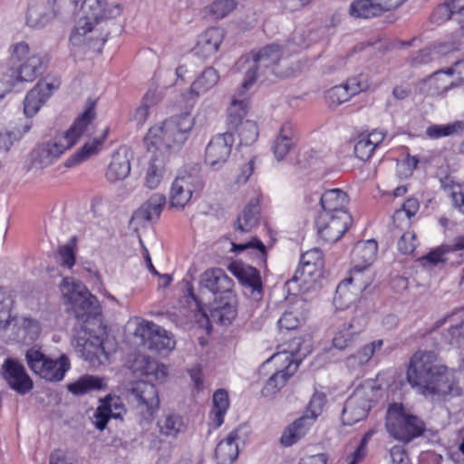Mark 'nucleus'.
I'll return each mask as SVG.
<instances>
[{
  "label": "nucleus",
  "instance_id": "1",
  "mask_svg": "<svg viewBox=\"0 0 464 464\" xmlns=\"http://www.w3.org/2000/svg\"><path fill=\"white\" fill-rule=\"evenodd\" d=\"M193 125L194 118L186 112L173 116L161 125H155L149 130L144 140L152 156L144 169L145 188L156 189L160 187L167 174V155L187 140Z\"/></svg>",
  "mask_w": 464,
  "mask_h": 464
},
{
  "label": "nucleus",
  "instance_id": "2",
  "mask_svg": "<svg viewBox=\"0 0 464 464\" xmlns=\"http://www.w3.org/2000/svg\"><path fill=\"white\" fill-rule=\"evenodd\" d=\"M82 16L72 30L69 42L74 53H101L110 34L111 24L123 12L121 4L110 0H84Z\"/></svg>",
  "mask_w": 464,
  "mask_h": 464
},
{
  "label": "nucleus",
  "instance_id": "3",
  "mask_svg": "<svg viewBox=\"0 0 464 464\" xmlns=\"http://www.w3.org/2000/svg\"><path fill=\"white\" fill-rule=\"evenodd\" d=\"M407 380L419 393L432 399L446 400L461 392L457 372L439 363L432 351H418L413 354Z\"/></svg>",
  "mask_w": 464,
  "mask_h": 464
},
{
  "label": "nucleus",
  "instance_id": "4",
  "mask_svg": "<svg viewBox=\"0 0 464 464\" xmlns=\"http://www.w3.org/2000/svg\"><path fill=\"white\" fill-rule=\"evenodd\" d=\"M95 115L94 102H91L67 131L37 144L30 151L24 164L26 171L42 170L51 166L81 138H90L95 129Z\"/></svg>",
  "mask_w": 464,
  "mask_h": 464
},
{
  "label": "nucleus",
  "instance_id": "5",
  "mask_svg": "<svg viewBox=\"0 0 464 464\" xmlns=\"http://www.w3.org/2000/svg\"><path fill=\"white\" fill-rule=\"evenodd\" d=\"M8 53V59L0 63V100L16 84L43 75L49 63L45 54L32 50L25 41L13 43Z\"/></svg>",
  "mask_w": 464,
  "mask_h": 464
},
{
  "label": "nucleus",
  "instance_id": "6",
  "mask_svg": "<svg viewBox=\"0 0 464 464\" xmlns=\"http://www.w3.org/2000/svg\"><path fill=\"white\" fill-rule=\"evenodd\" d=\"M282 57L283 49L276 44L265 45L243 55L237 63L238 71L244 75L243 89L250 90L257 81H273V78L291 76L292 70L282 68Z\"/></svg>",
  "mask_w": 464,
  "mask_h": 464
},
{
  "label": "nucleus",
  "instance_id": "7",
  "mask_svg": "<svg viewBox=\"0 0 464 464\" xmlns=\"http://www.w3.org/2000/svg\"><path fill=\"white\" fill-rule=\"evenodd\" d=\"M84 0H30L25 14V24L33 29H41L51 23L56 16L73 13L79 4ZM83 13L81 9V15ZM79 20L76 21L77 22ZM76 26V25H74ZM75 27H73L74 29Z\"/></svg>",
  "mask_w": 464,
  "mask_h": 464
},
{
  "label": "nucleus",
  "instance_id": "8",
  "mask_svg": "<svg viewBox=\"0 0 464 464\" xmlns=\"http://www.w3.org/2000/svg\"><path fill=\"white\" fill-rule=\"evenodd\" d=\"M378 391L372 380L360 383L344 402L341 417L343 424L351 426L364 420Z\"/></svg>",
  "mask_w": 464,
  "mask_h": 464
},
{
  "label": "nucleus",
  "instance_id": "9",
  "mask_svg": "<svg viewBox=\"0 0 464 464\" xmlns=\"http://www.w3.org/2000/svg\"><path fill=\"white\" fill-rule=\"evenodd\" d=\"M386 428L394 439L408 443L421 436L425 430V424L419 417L407 413L401 404L390 405Z\"/></svg>",
  "mask_w": 464,
  "mask_h": 464
},
{
  "label": "nucleus",
  "instance_id": "10",
  "mask_svg": "<svg viewBox=\"0 0 464 464\" xmlns=\"http://www.w3.org/2000/svg\"><path fill=\"white\" fill-rule=\"evenodd\" d=\"M25 359L29 368L36 375L49 382L62 381L71 368L70 361L65 354L52 359L36 348L29 349L25 353Z\"/></svg>",
  "mask_w": 464,
  "mask_h": 464
},
{
  "label": "nucleus",
  "instance_id": "11",
  "mask_svg": "<svg viewBox=\"0 0 464 464\" xmlns=\"http://www.w3.org/2000/svg\"><path fill=\"white\" fill-rule=\"evenodd\" d=\"M366 323V317L362 313L356 315H352L349 311L337 313L333 318V347L342 351L350 346L362 331Z\"/></svg>",
  "mask_w": 464,
  "mask_h": 464
},
{
  "label": "nucleus",
  "instance_id": "12",
  "mask_svg": "<svg viewBox=\"0 0 464 464\" xmlns=\"http://www.w3.org/2000/svg\"><path fill=\"white\" fill-rule=\"evenodd\" d=\"M61 292L72 305L77 318H89L96 314L98 300L81 282L65 277L61 284Z\"/></svg>",
  "mask_w": 464,
  "mask_h": 464
},
{
  "label": "nucleus",
  "instance_id": "13",
  "mask_svg": "<svg viewBox=\"0 0 464 464\" xmlns=\"http://www.w3.org/2000/svg\"><path fill=\"white\" fill-rule=\"evenodd\" d=\"M274 362L277 369L265 384L262 393L265 397L273 396L282 389L287 380L297 371L300 361L295 358L294 352L283 348L272 355L265 363Z\"/></svg>",
  "mask_w": 464,
  "mask_h": 464
},
{
  "label": "nucleus",
  "instance_id": "14",
  "mask_svg": "<svg viewBox=\"0 0 464 464\" xmlns=\"http://www.w3.org/2000/svg\"><path fill=\"white\" fill-rule=\"evenodd\" d=\"M324 266V255L320 249L314 248L304 253L295 275L286 282L288 290H292L293 285L298 282L301 285H306L316 281L322 276Z\"/></svg>",
  "mask_w": 464,
  "mask_h": 464
},
{
  "label": "nucleus",
  "instance_id": "15",
  "mask_svg": "<svg viewBox=\"0 0 464 464\" xmlns=\"http://www.w3.org/2000/svg\"><path fill=\"white\" fill-rule=\"evenodd\" d=\"M352 222L349 212H340L339 215L320 213L315 224L319 237L327 243H334L344 235Z\"/></svg>",
  "mask_w": 464,
  "mask_h": 464
},
{
  "label": "nucleus",
  "instance_id": "16",
  "mask_svg": "<svg viewBox=\"0 0 464 464\" xmlns=\"http://www.w3.org/2000/svg\"><path fill=\"white\" fill-rule=\"evenodd\" d=\"M61 81L59 78H46L39 81L32 88L24 99V113L26 118L35 116L40 109L51 98L55 91L59 89Z\"/></svg>",
  "mask_w": 464,
  "mask_h": 464
},
{
  "label": "nucleus",
  "instance_id": "17",
  "mask_svg": "<svg viewBox=\"0 0 464 464\" xmlns=\"http://www.w3.org/2000/svg\"><path fill=\"white\" fill-rule=\"evenodd\" d=\"M234 143L235 138L230 131L215 135L206 148V164L214 170L220 169L229 159Z\"/></svg>",
  "mask_w": 464,
  "mask_h": 464
},
{
  "label": "nucleus",
  "instance_id": "18",
  "mask_svg": "<svg viewBox=\"0 0 464 464\" xmlns=\"http://www.w3.org/2000/svg\"><path fill=\"white\" fill-rule=\"evenodd\" d=\"M75 350L88 362L91 367L96 368L108 361V353L103 347V341L98 335H78L75 339Z\"/></svg>",
  "mask_w": 464,
  "mask_h": 464
},
{
  "label": "nucleus",
  "instance_id": "19",
  "mask_svg": "<svg viewBox=\"0 0 464 464\" xmlns=\"http://www.w3.org/2000/svg\"><path fill=\"white\" fill-rule=\"evenodd\" d=\"M130 399L145 419L151 417L159 408L158 390L150 382H137L130 391Z\"/></svg>",
  "mask_w": 464,
  "mask_h": 464
},
{
  "label": "nucleus",
  "instance_id": "20",
  "mask_svg": "<svg viewBox=\"0 0 464 464\" xmlns=\"http://www.w3.org/2000/svg\"><path fill=\"white\" fill-rule=\"evenodd\" d=\"M137 334L142 336L145 345L150 350L160 353L169 352L175 347L172 334L152 322L145 321L140 324Z\"/></svg>",
  "mask_w": 464,
  "mask_h": 464
},
{
  "label": "nucleus",
  "instance_id": "21",
  "mask_svg": "<svg viewBox=\"0 0 464 464\" xmlns=\"http://www.w3.org/2000/svg\"><path fill=\"white\" fill-rule=\"evenodd\" d=\"M132 159V152L128 147H119L111 154L106 167V180L113 184L125 180L130 174Z\"/></svg>",
  "mask_w": 464,
  "mask_h": 464
},
{
  "label": "nucleus",
  "instance_id": "22",
  "mask_svg": "<svg viewBox=\"0 0 464 464\" xmlns=\"http://www.w3.org/2000/svg\"><path fill=\"white\" fill-rule=\"evenodd\" d=\"M198 187L199 182L196 176L188 173L178 176L170 188L171 206L180 208H184Z\"/></svg>",
  "mask_w": 464,
  "mask_h": 464
},
{
  "label": "nucleus",
  "instance_id": "23",
  "mask_svg": "<svg viewBox=\"0 0 464 464\" xmlns=\"http://www.w3.org/2000/svg\"><path fill=\"white\" fill-rule=\"evenodd\" d=\"M3 375L10 387L21 394L28 392L33 388V381L24 366L16 360L8 358L4 362Z\"/></svg>",
  "mask_w": 464,
  "mask_h": 464
},
{
  "label": "nucleus",
  "instance_id": "24",
  "mask_svg": "<svg viewBox=\"0 0 464 464\" xmlns=\"http://www.w3.org/2000/svg\"><path fill=\"white\" fill-rule=\"evenodd\" d=\"M460 37L461 34L459 32H456L451 35L449 41L435 44L432 48L427 47L420 50L418 53L411 55V63L413 65L428 63L440 55H446L451 52L459 50Z\"/></svg>",
  "mask_w": 464,
  "mask_h": 464
},
{
  "label": "nucleus",
  "instance_id": "25",
  "mask_svg": "<svg viewBox=\"0 0 464 464\" xmlns=\"http://www.w3.org/2000/svg\"><path fill=\"white\" fill-rule=\"evenodd\" d=\"M225 32L221 27H208L198 37L194 47L196 55L208 59L214 56L224 40Z\"/></svg>",
  "mask_w": 464,
  "mask_h": 464
},
{
  "label": "nucleus",
  "instance_id": "26",
  "mask_svg": "<svg viewBox=\"0 0 464 464\" xmlns=\"http://www.w3.org/2000/svg\"><path fill=\"white\" fill-rule=\"evenodd\" d=\"M311 198L312 200L320 202L322 213L339 215L340 212H348V195L340 188L328 189L323 194L315 192Z\"/></svg>",
  "mask_w": 464,
  "mask_h": 464
},
{
  "label": "nucleus",
  "instance_id": "27",
  "mask_svg": "<svg viewBox=\"0 0 464 464\" xmlns=\"http://www.w3.org/2000/svg\"><path fill=\"white\" fill-rule=\"evenodd\" d=\"M262 193L259 189L254 191V196L243 208L235 222V230L240 233L250 232L257 224L260 218L259 203Z\"/></svg>",
  "mask_w": 464,
  "mask_h": 464
},
{
  "label": "nucleus",
  "instance_id": "28",
  "mask_svg": "<svg viewBox=\"0 0 464 464\" xmlns=\"http://www.w3.org/2000/svg\"><path fill=\"white\" fill-rule=\"evenodd\" d=\"M297 140L298 133L295 125L292 121L284 122L272 145V150L276 160L285 159Z\"/></svg>",
  "mask_w": 464,
  "mask_h": 464
},
{
  "label": "nucleus",
  "instance_id": "29",
  "mask_svg": "<svg viewBox=\"0 0 464 464\" xmlns=\"http://www.w3.org/2000/svg\"><path fill=\"white\" fill-rule=\"evenodd\" d=\"M109 133L110 128L106 127L99 135L85 141L83 146L66 160V167L75 166L97 155L102 151Z\"/></svg>",
  "mask_w": 464,
  "mask_h": 464
},
{
  "label": "nucleus",
  "instance_id": "30",
  "mask_svg": "<svg viewBox=\"0 0 464 464\" xmlns=\"http://www.w3.org/2000/svg\"><path fill=\"white\" fill-rule=\"evenodd\" d=\"M386 137V132L382 130H372L369 133L359 135L354 145V153L361 160H368L374 150L381 146Z\"/></svg>",
  "mask_w": 464,
  "mask_h": 464
},
{
  "label": "nucleus",
  "instance_id": "31",
  "mask_svg": "<svg viewBox=\"0 0 464 464\" xmlns=\"http://www.w3.org/2000/svg\"><path fill=\"white\" fill-rule=\"evenodd\" d=\"M200 283L213 294L229 293L234 286L233 280L221 268H209L201 275Z\"/></svg>",
  "mask_w": 464,
  "mask_h": 464
},
{
  "label": "nucleus",
  "instance_id": "32",
  "mask_svg": "<svg viewBox=\"0 0 464 464\" xmlns=\"http://www.w3.org/2000/svg\"><path fill=\"white\" fill-rule=\"evenodd\" d=\"M248 91L243 89V83L240 89L233 96L231 102L227 108V125L229 128L238 127L245 121V116L247 113L249 106Z\"/></svg>",
  "mask_w": 464,
  "mask_h": 464
},
{
  "label": "nucleus",
  "instance_id": "33",
  "mask_svg": "<svg viewBox=\"0 0 464 464\" xmlns=\"http://www.w3.org/2000/svg\"><path fill=\"white\" fill-rule=\"evenodd\" d=\"M130 368L137 376H153L159 382H162L167 375V367L164 364L144 355L137 356Z\"/></svg>",
  "mask_w": 464,
  "mask_h": 464
},
{
  "label": "nucleus",
  "instance_id": "34",
  "mask_svg": "<svg viewBox=\"0 0 464 464\" xmlns=\"http://www.w3.org/2000/svg\"><path fill=\"white\" fill-rule=\"evenodd\" d=\"M378 245L374 239L359 241L352 252V263L356 267H370L376 259Z\"/></svg>",
  "mask_w": 464,
  "mask_h": 464
},
{
  "label": "nucleus",
  "instance_id": "35",
  "mask_svg": "<svg viewBox=\"0 0 464 464\" xmlns=\"http://www.w3.org/2000/svg\"><path fill=\"white\" fill-rule=\"evenodd\" d=\"M313 424L314 422H312V419H309L308 413H304L285 429L280 439L281 444L285 447L295 444L305 436Z\"/></svg>",
  "mask_w": 464,
  "mask_h": 464
},
{
  "label": "nucleus",
  "instance_id": "36",
  "mask_svg": "<svg viewBox=\"0 0 464 464\" xmlns=\"http://www.w3.org/2000/svg\"><path fill=\"white\" fill-rule=\"evenodd\" d=\"M159 431L161 435L175 439L180 433L185 432L187 423L184 418L175 412H168L163 414L157 421Z\"/></svg>",
  "mask_w": 464,
  "mask_h": 464
},
{
  "label": "nucleus",
  "instance_id": "37",
  "mask_svg": "<svg viewBox=\"0 0 464 464\" xmlns=\"http://www.w3.org/2000/svg\"><path fill=\"white\" fill-rule=\"evenodd\" d=\"M166 204V198L163 194L154 193L150 198L134 213L132 220L151 221L159 218Z\"/></svg>",
  "mask_w": 464,
  "mask_h": 464
},
{
  "label": "nucleus",
  "instance_id": "38",
  "mask_svg": "<svg viewBox=\"0 0 464 464\" xmlns=\"http://www.w3.org/2000/svg\"><path fill=\"white\" fill-rule=\"evenodd\" d=\"M230 271L244 286L249 287L252 293L260 294L262 291V281L259 271L251 266H233Z\"/></svg>",
  "mask_w": 464,
  "mask_h": 464
},
{
  "label": "nucleus",
  "instance_id": "39",
  "mask_svg": "<svg viewBox=\"0 0 464 464\" xmlns=\"http://www.w3.org/2000/svg\"><path fill=\"white\" fill-rule=\"evenodd\" d=\"M107 384L103 378L85 374L67 385L68 391L76 396L104 390Z\"/></svg>",
  "mask_w": 464,
  "mask_h": 464
},
{
  "label": "nucleus",
  "instance_id": "40",
  "mask_svg": "<svg viewBox=\"0 0 464 464\" xmlns=\"http://www.w3.org/2000/svg\"><path fill=\"white\" fill-rule=\"evenodd\" d=\"M237 430L231 431L227 437L219 441L216 447L215 455L219 464H231L238 457V445Z\"/></svg>",
  "mask_w": 464,
  "mask_h": 464
},
{
  "label": "nucleus",
  "instance_id": "41",
  "mask_svg": "<svg viewBox=\"0 0 464 464\" xmlns=\"http://www.w3.org/2000/svg\"><path fill=\"white\" fill-rule=\"evenodd\" d=\"M303 300H297L286 310L278 320L281 329L295 330L299 327L306 319L307 312Z\"/></svg>",
  "mask_w": 464,
  "mask_h": 464
},
{
  "label": "nucleus",
  "instance_id": "42",
  "mask_svg": "<svg viewBox=\"0 0 464 464\" xmlns=\"http://www.w3.org/2000/svg\"><path fill=\"white\" fill-rule=\"evenodd\" d=\"M348 13L350 16L359 19H370L382 15L375 0H354L351 3Z\"/></svg>",
  "mask_w": 464,
  "mask_h": 464
},
{
  "label": "nucleus",
  "instance_id": "43",
  "mask_svg": "<svg viewBox=\"0 0 464 464\" xmlns=\"http://www.w3.org/2000/svg\"><path fill=\"white\" fill-rule=\"evenodd\" d=\"M219 81V74L213 67L206 68L192 82L190 93L198 96L212 89Z\"/></svg>",
  "mask_w": 464,
  "mask_h": 464
},
{
  "label": "nucleus",
  "instance_id": "44",
  "mask_svg": "<svg viewBox=\"0 0 464 464\" xmlns=\"http://www.w3.org/2000/svg\"><path fill=\"white\" fill-rule=\"evenodd\" d=\"M355 292H363L373 281V273L370 267H356L353 266L350 276L344 280Z\"/></svg>",
  "mask_w": 464,
  "mask_h": 464
},
{
  "label": "nucleus",
  "instance_id": "45",
  "mask_svg": "<svg viewBox=\"0 0 464 464\" xmlns=\"http://www.w3.org/2000/svg\"><path fill=\"white\" fill-rule=\"evenodd\" d=\"M450 77V72H447V69L438 71L430 76L427 82L430 94L432 96L443 95L450 91L455 86Z\"/></svg>",
  "mask_w": 464,
  "mask_h": 464
},
{
  "label": "nucleus",
  "instance_id": "46",
  "mask_svg": "<svg viewBox=\"0 0 464 464\" xmlns=\"http://www.w3.org/2000/svg\"><path fill=\"white\" fill-rule=\"evenodd\" d=\"M441 188L451 198L453 207L464 215V184L447 178L441 180Z\"/></svg>",
  "mask_w": 464,
  "mask_h": 464
},
{
  "label": "nucleus",
  "instance_id": "47",
  "mask_svg": "<svg viewBox=\"0 0 464 464\" xmlns=\"http://www.w3.org/2000/svg\"><path fill=\"white\" fill-rule=\"evenodd\" d=\"M463 132L464 123L460 120L446 125H430L425 131L426 136L432 140Z\"/></svg>",
  "mask_w": 464,
  "mask_h": 464
},
{
  "label": "nucleus",
  "instance_id": "48",
  "mask_svg": "<svg viewBox=\"0 0 464 464\" xmlns=\"http://www.w3.org/2000/svg\"><path fill=\"white\" fill-rule=\"evenodd\" d=\"M235 0H215L204 8V15L209 19H221L236 8Z\"/></svg>",
  "mask_w": 464,
  "mask_h": 464
},
{
  "label": "nucleus",
  "instance_id": "49",
  "mask_svg": "<svg viewBox=\"0 0 464 464\" xmlns=\"http://www.w3.org/2000/svg\"><path fill=\"white\" fill-rule=\"evenodd\" d=\"M351 286L347 282L342 281L336 287L334 303L338 309H348L352 304H353L359 292H355L353 289L349 288Z\"/></svg>",
  "mask_w": 464,
  "mask_h": 464
},
{
  "label": "nucleus",
  "instance_id": "50",
  "mask_svg": "<svg viewBox=\"0 0 464 464\" xmlns=\"http://www.w3.org/2000/svg\"><path fill=\"white\" fill-rule=\"evenodd\" d=\"M229 407L227 392L225 390H218L213 394V409L211 414L214 415V420L218 427L224 422V416Z\"/></svg>",
  "mask_w": 464,
  "mask_h": 464
},
{
  "label": "nucleus",
  "instance_id": "51",
  "mask_svg": "<svg viewBox=\"0 0 464 464\" xmlns=\"http://www.w3.org/2000/svg\"><path fill=\"white\" fill-rule=\"evenodd\" d=\"M240 138V143L244 145L253 144L258 138V127L256 123L250 120L242 121L238 127H233Z\"/></svg>",
  "mask_w": 464,
  "mask_h": 464
},
{
  "label": "nucleus",
  "instance_id": "52",
  "mask_svg": "<svg viewBox=\"0 0 464 464\" xmlns=\"http://www.w3.org/2000/svg\"><path fill=\"white\" fill-rule=\"evenodd\" d=\"M352 98L344 83L335 85L325 92L324 99L330 107H337Z\"/></svg>",
  "mask_w": 464,
  "mask_h": 464
},
{
  "label": "nucleus",
  "instance_id": "53",
  "mask_svg": "<svg viewBox=\"0 0 464 464\" xmlns=\"http://www.w3.org/2000/svg\"><path fill=\"white\" fill-rule=\"evenodd\" d=\"M314 34L310 29L296 28L293 32L286 47L288 49H291L292 45L299 48L308 47L312 43L315 41V38L313 37Z\"/></svg>",
  "mask_w": 464,
  "mask_h": 464
},
{
  "label": "nucleus",
  "instance_id": "54",
  "mask_svg": "<svg viewBox=\"0 0 464 464\" xmlns=\"http://www.w3.org/2000/svg\"><path fill=\"white\" fill-rule=\"evenodd\" d=\"M344 84L353 97L360 92L368 91L372 86V82L367 74L361 73L359 75L350 77Z\"/></svg>",
  "mask_w": 464,
  "mask_h": 464
},
{
  "label": "nucleus",
  "instance_id": "55",
  "mask_svg": "<svg viewBox=\"0 0 464 464\" xmlns=\"http://www.w3.org/2000/svg\"><path fill=\"white\" fill-rule=\"evenodd\" d=\"M111 418L118 419L121 418L120 412H111V409L109 407L101 404L97 407L95 412L93 413L92 417V423L94 426L100 430H102L105 429L109 420Z\"/></svg>",
  "mask_w": 464,
  "mask_h": 464
},
{
  "label": "nucleus",
  "instance_id": "56",
  "mask_svg": "<svg viewBox=\"0 0 464 464\" xmlns=\"http://www.w3.org/2000/svg\"><path fill=\"white\" fill-rule=\"evenodd\" d=\"M453 0L439 5L430 15V21L435 24H441L454 15Z\"/></svg>",
  "mask_w": 464,
  "mask_h": 464
},
{
  "label": "nucleus",
  "instance_id": "57",
  "mask_svg": "<svg viewBox=\"0 0 464 464\" xmlns=\"http://www.w3.org/2000/svg\"><path fill=\"white\" fill-rule=\"evenodd\" d=\"M326 402V396L323 392H314L310 399L308 408L304 413H308L309 419L314 422L317 417L322 413Z\"/></svg>",
  "mask_w": 464,
  "mask_h": 464
},
{
  "label": "nucleus",
  "instance_id": "58",
  "mask_svg": "<svg viewBox=\"0 0 464 464\" xmlns=\"http://www.w3.org/2000/svg\"><path fill=\"white\" fill-rule=\"evenodd\" d=\"M232 246H233L234 250H237V251H243L246 249H253V250L256 251V254L262 262L266 261V246L257 237H253L251 240H249L246 243H242V244L232 243Z\"/></svg>",
  "mask_w": 464,
  "mask_h": 464
},
{
  "label": "nucleus",
  "instance_id": "59",
  "mask_svg": "<svg viewBox=\"0 0 464 464\" xmlns=\"http://www.w3.org/2000/svg\"><path fill=\"white\" fill-rule=\"evenodd\" d=\"M19 324L24 332V338L29 341H34L38 337L41 331L38 321L28 317H23L20 319Z\"/></svg>",
  "mask_w": 464,
  "mask_h": 464
},
{
  "label": "nucleus",
  "instance_id": "60",
  "mask_svg": "<svg viewBox=\"0 0 464 464\" xmlns=\"http://www.w3.org/2000/svg\"><path fill=\"white\" fill-rule=\"evenodd\" d=\"M383 345L382 340H375L361 347L355 353L364 364L375 355V353L381 350Z\"/></svg>",
  "mask_w": 464,
  "mask_h": 464
},
{
  "label": "nucleus",
  "instance_id": "61",
  "mask_svg": "<svg viewBox=\"0 0 464 464\" xmlns=\"http://www.w3.org/2000/svg\"><path fill=\"white\" fill-rule=\"evenodd\" d=\"M21 140V134L14 130H4L0 131V150L8 152L13 145Z\"/></svg>",
  "mask_w": 464,
  "mask_h": 464
},
{
  "label": "nucleus",
  "instance_id": "62",
  "mask_svg": "<svg viewBox=\"0 0 464 464\" xmlns=\"http://www.w3.org/2000/svg\"><path fill=\"white\" fill-rule=\"evenodd\" d=\"M416 247V236L412 231H406L398 241V249L404 255L411 254Z\"/></svg>",
  "mask_w": 464,
  "mask_h": 464
},
{
  "label": "nucleus",
  "instance_id": "63",
  "mask_svg": "<svg viewBox=\"0 0 464 464\" xmlns=\"http://www.w3.org/2000/svg\"><path fill=\"white\" fill-rule=\"evenodd\" d=\"M58 254L61 258L62 266L72 268L75 264V255L73 243H68L59 247Z\"/></svg>",
  "mask_w": 464,
  "mask_h": 464
},
{
  "label": "nucleus",
  "instance_id": "64",
  "mask_svg": "<svg viewBox=\"0 0 464 464\" xmlns=\"http://www.w3.org/2000/svg\"><path fill=\"white\" fill-rule=\"evenodd\" d=\"M367 450L356 448L353 453L345 458L340 459L337 464H358L365 458Z\"/></svg>",
  "mask_w": 464,
  "mask_h": 464
}]
</instances>
